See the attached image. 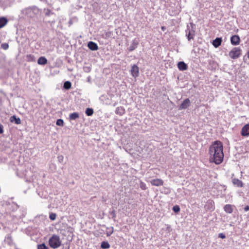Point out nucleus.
Returning <instances> with one entry per match:
<instances>
[{
	"label": "nucleus",
	"instance_id": "35",
	"mask_svg": "<svg viewBox=\"0 0 249 249\" xmlns=\"http://www.w3.org/2000/svg\"><path fill=\"white\" fill-rule=\"evenodd\" d=\"M218 237L222 239H224L226 237V236L224 233H220L218 234Z\"/></svg>",
	"mask_w": 249,
	"mask_h": 249
},
{
	"label": "nucleus",
	"instance_id": "42",
	"mask_svg": "<svg viewBox=\"0 0 249 249\" xmlns=\"http://www.w3.org/2000/svg\"><path fill=\"white\" fill-rule=\"evenodd\" d=\"M161 29H162L163 31H164V29H165V27H161Z\"/></svg>",
	"mask_w": 249,
	"mask_h": 249
},
{
	"label": "nucleus",
	"instance_id": "17",
	"mask_svg": "<svg viewBox=\"0 0 249 249\" xmlns=\"http://www.w3.org/2000/svg\"><path fill=\"white\" fill-rule=\"evenodd\" d=\"M224 210L226 213H231L233 212V207L230 204H226L224 207Z\"/></svg>",
	"mask_w": 249,
	"mask_h": 249
},
{
	"label": "nucleus",
	"instance_id": "40",
	"mask_svg": "<svg viewBox=\"0 0 249 249\" xmlns=\"http://www.w3.org/2000/svg\"><path fill=\"white\" fill-rule=\"evenodd\" d=\"M247 56H248V58L249 59V50L247 53Z\"/></svg>",
	"mask_w": 249,
	"mask_h": 249
},
{
	"label": "nucleus",
	"instance_id": "22",
	"mask_svg": "<svg viewBox=\"0 0 249 249\" xmlns=\"http://www.w3.org/2000/svg\"><path fill=\"white\" fill-rule=\"evenodd\" d=\"M79 117V114L77 112H73L70 115V120H74Z\"/></svg>",
	"mask_w": 249,
	"mask_h": 249
},
{
	"label": "nucleus",
	"instance_id": "39",
	"mask_svg": "<svg viewBox=\"0 0 249 249\" xmlns=\"http://www.w3.org/2000/svg\"><path fill=\"white\" fill-rule=\"evenodd\" d=\"M69 23L70 24V25H71L72 24V21L71 20H70L69 22Z\"/></svg>",
	"mask_w": 249,
	"mask_h": 249
},
{
	"label": "nucleus",
	"instance_id": "21",
	"mask_svg": "<svg viewBox=\"0 0 249 249\" xmlns=\"http://www.w3.org/2000/svg\"><path fill=\"white\" fill-rule=\"evenodd\" d=\"M101 248L102 249H108L110 248V245L107 241H103L101 243Z\"/></svg>",
	"mask_w": 249,
	"mask_h": 249
},
{
	"label": "nucleus",
	"instance_id": "13",
	"mask_svg": "<svg viewBox=\"0 0 249 249\" xmlns=\"http://www.w3.org/2000/svg\"><path fill=\"white\" fill-rule=\"evenodd\" d=\"M178 67L180 71H183L187 69L188 66L183 61H180L178 63Z\"/></svg>",
	"mask_w": 249,
	"mask_h": 249
},
{
	"label": "nucleus",
	"instance_id": "12",
	"mask_svg": "<svg viewBox=\"0 0 249 249\" xmlns=\"http://www.w3.org/2000/svg\"><path fill=\"white\" fill-rule=\"evenodd\" d=\"M88 47L92 51H96L98 49L97 44L93 41H89L88 44Z\"/></svg>",
	"mask_w": 249,
	"mask_h": 249
},
{
	"label": "nucleus",
	"instance_id": "10",
	"mask_svg": "<svg viewBox=\"0 0 249 249\" xmlns=\"http://www.w3.org/2000/svg\"><path fill=\"white\" fill-rule=\"evenodd\" d=\"M240 37L237 35H234L231 37V42L233 45H237L240 43Z\"/></svg>",
	"mask_w": 249,
	"mask_h": 249
},
{
	"label": "nucleus",
	"instance_id": "41",
	"mask_svg": "<svg viewBox=\"0 0 249 249\" xmlns=\"http://www.w3.org/2000/svg\"><path fill=\"white\" fill-rule=\"evenodd\" d=\"M63 156H61V157H59L58 158H59V160H62L63 159Z\"/></svg>",
	"mask_w": 249,
	"mask_h": 249
},
{
	"label": "nucleus",
	"instance_id": "38",
	"mask_svg": "<svg viewBox=\"0 0 249 249\" xmlns=\"http://www.w3.org/2000/svg\"><path fill=\"white\" fill-rule=\"evenodd\" d=\"M110 35H111L110 32H107L106 33V37H108L110 36Z\"/></svg>",
	"mask_w": 249,
	"mask_h": 249
},
{
	"label": "nucleus",
	"instance_id": "3",
	"mask_svg": "<svg viewBox=\"0 0 249 249\" xmlns=\"http://www.w3.org/2000/svg\"><path fill=\"white\" fill-rule=\"evenodd\" d=\"M195 28L196 25L193 23H190V25H187L185 32L188 40L194 39L195 35Z\"/></svg>",
	"mask_w": 249,
	"mask_h": 249
},
{
	"label": "nucleus",
	"instance_id": "2",
	"mask_svg": "<svg viewBox=\"0 0 249 249\" xmlns=\"http://www.w3.org/2000/svg\"><path fill=\"white\" fill-rule=\"evenodd\" d=\"M40 12V10L36 6L25 8L21 11V13L28 18H34Z\"/></svg>",
	"mask_w": 249,
	"mask_h": 249
},
{
	"label": "nucleus",
	"instance_id": "15",
	"mask_svg": "<svg viewBox=\"0 0 249 249\" xmlns=\"http://www.w3.org/2000/svg\"><path fill=\"white\" fill-rule=\"evenodd\" d=\"M125 112V109L123 107H119L116 108L115 113L116 114L122 116L124 115Z\"/></svg>",
	"mask_w": 249,
	"mask_h": 249
},
{
	"label": "nucleus",
	"instance_id": "14",
	"mask_svg": "<svg viewBox=\"0 0 249 249\" xmlns=\"http://www.w3.org/2000/svg\"><path fill=\"white\" fill-rule=\"evenodd\" d=\"M221 42H222L221 38L216 37L214 40H213L212 44H213V45L215 48H217L219 46L221 45Z\"/></svg>",
	"mask_w": 249,
	"mask_h": 249
},
{
	"label": "nucleus",
	"instance_id": "19",
	"mask_svg": "<svg viewBox=\"0 0 249 249\" xmlns=\"http://www.w3.org/2000/svg\"><path fill=\"white\" fill-rule=\"evenodd\" d=\"M8 20L5 17L0 18V28L4 27L7 23Z\"/></svg>",
	"mask_w": 249,
	"mask_h": 249
},
{
	"label": "nucleus",
	"instance_id": "9",
	"mask_svg": "<svg viewBox=\"0 0 249 249\" xmlns=\"http://www.w3.org/2000/svg\"><path fill=\"white\" fill-rule=\"evenodd\" d=\"M241 134L245 137L249 136V124H247L242 127Z\"/></svg>",
	"mask_w": 249,
	"mask_h": 249
},
{
	"label": "nucleus",
	"instance_id": "32",
	"mask_svg": "<svg viewBox=\"0 0 249 249\" xmlns=\"http://www.w3.org/2000/svg\"><path fill=\"white\" fill-rule=\"evenodd\" d=\"M140 186L141 188L143 190H145L146 189V184L143 182H141L140 184Z\"/></svg>",
	"mask_w": 249,
	"mask_h": 249
},
{
	"label": "nucleus",
	"instance_id": "33",
	"mask_svg": "<svg viewBox=\"0 0 249 249\" xmlns=\"http://www.w3.org/2000/svg\"><path fill=\"white\" fill-rule=\"evenodd\" d=\"M1 48H2L3 50H7L8 47H9V45L6 43H3L1 45Z\"/></svg>",
	"mask_w": 249,
	"mask_h": 249
},
{
	"label": "nucleus",
	"instance_id": "8",
	"mask_svg": "<svg viewBox=\"0 0 249 249\" xmlns=\"http://www.w3.org/2000/svg\"><path fill=\"white\" fill-rule=\"evenodd\" d=\"M131 74L132 76L134 77H137L139 76V69L137 65H134L132 67L131 69Z\"/></svg>",
	"mask_w": 249,
	"mask_h": 249
},
{
	"label": "nucleus",
	"instance_id": "6",
	"mask_svg": "<svg viewBox=\"0 0 249 249\" xmlns=\"http://www.w3.org/2000/svg\"><path fill=\"white\" fill-rule=\"evenodd\" d=\"M139 44V39L137 38L134 39L132 40L130 46L128 48V50L130 52L134 51L135 49H136L137 48Z\"/></svg>",
	"mask_w": 249,
	"mask_h": 249
},
{
	"label": "nucleus",
	"instance_id": "37",
	"mask_svg": "<svg viewBox=\"0 0 249 249\" xmlns=\"http://www.w3.org/2000/svg\"><path fill=\"white\" fill-rule=\"evenodd\" d=\"M244 210L246 212L249 211V206L248 205L246 206L244 208Z\"/></svg>",
	"mask_w": 249,
	"mask_h": 249
},
{
	"label": "nucleus",
	"instance_id": "29",
	"mask_svg": "<svg viewBox=\"0 0 249 249\" xmlns=\"http://www.w3.org/2000/svg\"><path fill=\"white\" fill-rule=\"evenodd\" d=\"M56 125H57L58 126H63L64 121L62 119H58L56 121Z\"/></svg>",
	"mask_w": 249,
	"mask_h": 249
},
{
	"label": "nucleus",
	"instance_id": "20",
	"mask_svg": "<svg viewBox=\"0 0 249 249\" xmlns=\"http://www.w3.org/2000/svg\"><path fill=\"white\" fill-rule=\"evenodd\" d=\"M232 183L237 185L238 187H242L243 183L242 181L238 178H233L232 179Z\"/></svg>",
	"mask_w": 249,
	"mask_h": 249
},
{
	"label": "nucleus",
	"instance_id": "18",
	"mask_svg": "<svg viewBox=\"0 0 249 249\" xmlns=\"http://www.w3.org/2000/svg\"><path fill=\"white\" fill-rule=\"evenodd\" d=\"M47 63V59L44 56L40 57L38 60L37 63L39 65H44Z\"/></svg>",
	"mask_w": 249,
	"mask_h": 249
},
{
	"label": "nucleus",
	"instance_id": "27",
	"mask_svg": "<svg viewBox=\"0 0 249 249\" xmlns=\"http://www.w3.org/2000/svg\"><path fill=\"white\" fill-rule=\"evenodd\" d=\"M27 59L28 61L34 62L35 61V58L33 55L28 54L27 55Z\"/></svg>",
	"mask_w": 249,
	"mask_h": 249
},
{
	"label": "nucleus",
	"instance_id": "26",
	"mask_svg": "<svg viewBox=\"0 0 249 249\" xmlns=\"http://www.w3.org/2000/svg\"><path fill=\"white\" fill-rule=\"evenodd\" d=\"M44 12L45 13V15L46 16H50L51 15H52L53 14V13L51 11V10H50L49 9L44 8Z\"/></svg>",
	"mask_w": 249,
	"mask_h": 249
},
{
	"label": "nucleus",
	"instance_id": "23",
	"mask_svg": "<svg viewBox=\"0 0 249 249\" xmlns=\"http://www.w3.org/2000/svg\"><path fill=\"white\" fill-rule=\"evenodd\" d=\"M106 229L108 230V231L106 232V234L107 236H110L113 232L114 229L113 227H110L109 228L106 227Z\"/></svg>",
	"mask_w": 249,
	"mask_h": 249
},
{
	"label": "nucleus",
	"instance_id": "11",
	"mask_svg": "<svg viewBox=\"0 0 249 249\" xmlns=\"http://www.w3.org/2000/svg\"><path fill=\"white\" fill-rule=\"evenodd\" d=\"M150 182L152 185L155 186H161L163 184V180L159 178L152 179L151 180Z\"/></svg>",
	"mask_w": 249,
	"mask_h": 249
},
{
	"label": "nucleus",
	"instance_id": "36",
	"mask_svg": "<svg viewBox=\"0 0 249 249\" xmlns=\"http://www.w3.org/2000/svg\"><path fill=\"white\" fill-rule=\"evenodd\" d=\"M3 132V126L2 125H0V134H2Z\"/></svg>",
	"mask_w": 249,
	"mask_h": 249
},
{
	"label": "nucleus",
	"instance_id": "16",
	"mask_svg": "<svg viewBox=\"0 0 249 249\" xmlns=\"http://www.w3.org/2000/svg\"><path fill=\"white\" fill-rule=\"evenodd\" d=\"M10 120L12 123H15L17 124H21V120L19 117H17L15 115H13L10 117Z\"/></svg>",
	"mask_w": 249,
	"mask_h": 249
},
{
	"label": "nucleus",
	"instance_id": "4",
	"mask_svg": "<svg viewBox=\"0 0 249 249\" xmlns=\"http://www.w3.org/2000/svg\"><path fill=\"white\" fill-rule=\"evenodd\" d=\"M49 244L50 246L53 249L58 248L61 245V241L59 237L57 235L53 234L50 238Z\"/></svg>",
	"mask_w": 249,
	"mask_h": 249
},
{
	"label": "nucleus",
	"instance_id": "28",
	"mask_svg": "<svg viewBox=\"0 0 249 249\" xmlns=\"http://www.w3.org/2000/svg\"><path fill=\"white\" fill-rule=\"evenodd\" d=\"M37 249H48V248L44 243L37 245Z\"/></svg>",
	"mask_w": 249,
	"mask_h": 249
},
{
	"label": "nucleus",
	"instance_id": "7",
	"mask_svg": "<svg viewBox=\"0 0 249 249\" xmlns=\"http://www.w3.org/2000/svg\"><path fill=\"white\" fill-rule=\"evenodd\" d=\"M191 102L188 98L185 99L179 107V109H185L190 106Z\"/></svg>",
	"mask_w": 249,
	"mask_h": 249
},
{
	"label": "nucleus",
	"instance_id": "31",
	"mask_svg": "<svg viewBox=\"0 0 249 249\" xmlns=\"http://www.w3.org/2000/svg\"><path fill=\"white\" fill-rule=\"evenodd\" d=\"M173 211L175 212V213H178L180 211V208L178 206V205H175L173 207Z\"/></svg>",
	"mask_w": 249,
	"mask_h": 249
},
{
	"label": "nucleus",
	"instance_id": "30",
	"mask_svg": "<svg viewBox=\"0 0 249 249\" xmlns=\"http://www.w3.org/2000/svg\"><path fill=\"white\" fill-rule=\"evenodd\" d=\"M56 215L55 213H50L49 218L52 220H54L56 219Z\"/></svg>",
	"mask_w": 249,
	"mask_h": 249
},
{
	"label": "nucleus",
	"instance_id": "34",
	"mask_svg": "<svg viewBox=\"0 0 249 249\" xmlns=\"http://www.w3.org/2000/svg\"><path fill=\"white\" fill-rule=\"evenodd\" d=\"M110 215H112V217L113 218H115L116 217V212H115V211L114 210H113V211L110 212Z\"/></svg>",
	"mask_w": 249,
	"mask_h": 249
},
{
	"label": "nucleus",
	"instance_id": "24",
	"mask_svg": "<svg viewBox=\"0 0 249 249\" xmlns=\"http://www.w3.org/2000/svg\"><path fill=\"white\" fill-rule=\"evenodd\" d=\"M71 82L67 81L64 82L63 87L66 89H69L71 88Z\"/></svg>",
	"mask_w": 249,
	"mask_h": 249
},
{
	"label": "nucleus",
	"instance_id": "5",
	"mask_svg": "<svg viewBox=\"0 0 249 249\" xmlns=\"http://www.w3.org/2000/svg\"><path fill=\"white\" fill-rule=\"evenodd\" d=\"M241 50L239 47H234L229 52V56L232 59H236L240 57Z\"/></svg>",
	"mask_w": 249,
	"mask_h": 249
},
{
	"label": "nucleus",
	"instance_id": "25",
	"mask_svg": "<svg viewBox=\"0 0 249 249\" xmlns=\"http://www.w3.org/2000/svg\"><path fill=\"white\" fill-rule=\"evenodd\" d=\"M93 110L91 108H87L86 110V114L87 116H90L93 114Z\"/></svg>",
	"mask_w": 249,
	"mask_h": 249
},
{
	"label": "nucleus",
	"instance_id": "1",
	"mask_svg": "<svg viewBox=\"0 0 249 249\" xmlns=\"http://www.w3.org/2000/svg\"><path fill=\"white\" fill-rule=\"evenodd\" d=\"M223 144L220 141H215L209 147V153L210 162H214L216 164H220L224 158Z\"/></svg>",
	"mask_w": 249,
	"mask_h": 249
}]
</instances>
